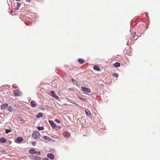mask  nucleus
I'll return each instance as SVG.
<instances>
[{"instance_id": "obj_1", "label": "nucleus", "mask_w": 160, "mask_h": 160, "mask_svg": "<svg viewBox=\"0 0 160 160\" xmlns=\"http://www.w3.org/2000/svg\"><path fill=\"white\" fill-rule=\"evenodd\" d=\"M40 137L39 132L38 131H35L32 134V137L34 139H37Z\"/></svg>"}, {"instance_id": "obj_2", "label": "nucleus", "mask_w": 160, "mask_h": 160, "mask_svg": "<svg viewBox=\"0 0 160 160\" xmlns=\"http://www.w3.org/2000/svg\"><path fill=\"white\" fill-rule=\"evenodd\" d=\"M13 92L14 95L16 96H20L22 94L21 92L18 90H13Z\"/></svg>"}, {"instance_id": "obj_3", "label": "nucleus", "mask_w": 160, "mask_h": 160, "mask_svg": "<svg viewBox=\"0 0 160 160\" xmlns=\"http://www.w3.org/2000/svg\"><path fill=\"white\" fill-rule=\"evenodd\" d=\"M81 88L84 91V93L86 94H88V93L91 92V90L89 88L83 87H82Z\"/></svg>"}, {"instance_id": "obj_4", "label": "nucleus", "mask_w": 160, "mask_h": 160, "mask_svg": "<svg viewBox=\"0 0 160 160\" xmlns=\"http://www.w3.org/2000/svg\"><path fill=\"white\" fill-rule=\"evenodd\" d=\"M23 140V138L21 137H19L17 138L16 142L18 143H19L22 142Z\"/></svg>"}, {"instance_id": "obj_5", "label": "nucleus", "mask_w": 160, "mask_h": 160, "mask_svg": "<svg viewBox=\"0 0 160 160\" xmlns=\"http://www.w3.org/2000/svg\"><path fill=\"white\" fill-rule=\"evenodd\" d=\"M49 122L52 127L55 128L56 127V125L52 121L50 120L49 121Z\"/></svg>"}, {"instance_id": "obj_6", "label": "nucleus", "mask_w": 160, "mask_h": 160, "mask_svg": "<svg viewBox=\"0 0 160 160\" xmlns=\"http://www.w3.org/2000/svg\"><path fill=\"white\" fill-rule=\"evenodd\" d=\"M47 156L48 158L52 159H53L54 158V155L51 153L48 154Z\"/></svg>"}, {"instance_id": "obj_7", "label": "nucleus", "mask_w": 160, "mask_h": 160, "mask_svg": "<svg viewBox=\"0 0 160 160\" xmlns=\"http://www.w3.org/2000/svg\"><path fill=\"white\" fill-rule=\"evenodd\" d=\"M8 106V104L7 103L4 104L2 105L1 106V107L2 109H4L7 108Z\"/></svg>"}, {"instance_id": "obj_8", "label": "nucleus", "mask_w": 160, "mask_h": 160, "mask_svg": "<svg viewBox=\"0 0 160 160\" xmlns=\"http://www.w3.org/2000/svg\"><path fill=\"white\" fill-rule=\"evenodd\" d=\"M31 106L33 107H36L37 104L34 101H32L31 102Z\"/></svg>"}, {"instance_id": "obj_9", "label": "nucleus", "mask_w": 160, "mask_h": 160, "mask_svg": "<svg viewBox=\"0 0 160 160\" xmlns=\"http://www.w3.org/2000/svg\"><path fill=\"white\" fill-rule=\"evenodd\" d=\"M85 113L87 115L89 116L91 115L90 112V111L89 110H88V109H86L85 110Z\"/></svg>"}, {"instance_id": "obj_10", "label": "nucleus", "mask_w": 160, "mask_h": 160, "mask_svg": "<svg viewBox=\"0 0 160 160\" xmlns=\"http://www.w3.org/2000/svg\"><path fill=\"white\" fill-rule=\"evenodd\" d=\"M6 142V140L3 138H1L0 139V142L1 143H5Z\"/></svg>"}, {"instance_id": "obj_11", "label": "nucleus", "mask_w": 160, "mask_h": 160, "mask_svg": "<svg viewBox=\"0 0 160 160\" xmlns=\"http://www.w3.org/2000/svg\"><path fill=\"white\" fill-rule=\"evenodd\" d=\"M120 63L119 62H116L114 64L113 66L116 67H119L120 66Z\"/></svg>"}, {"instance_id": "obj_12", "label": "nucleus", "mask_w": 160, "mask_h": 160, "mask_svg": "<svg viewBox=\"0 0 160 160\" xmlns=\"http://www.w3.org/2000/svg\"><path fill=\"white\" fill-rule=\"evenodd\" d=\"M43 116L42 114V113H39L36 116L37 118H39Z\"/></svg>"}, {"instance_id": "obj_13", "label": "nucleus", "mask_w": 160, "mask_h": 160, "mask_svg": "<svg viewBox=\"0 0 160 160\" xmlns=\"http://www.w3.org/2000/svg\"><path fill=\"white\" fill-rule=\"evenodd\" d=\"M93 68L94 70L97 71H99L100 70L99 68L97 66H94Z\"/></svg>"}, {"instance_id": "obj_14", "label": "nucleus", "mask_w": 160, "mask_h": 160, "mask_svg": "<svg viewBox=\"0 0 160 160\" xmlns=\"http://www.w3.org/2000/svg\"><path fill=\"white\" fill-rule=\"evenodd\" d=\"M35 152L36 151L34 149H30L29 150V152L32 154H35Z\"/></svg>"}, {"instance_id": "obj_15", "label": "nucleus", "mask_w": 160, "mask_h": 160, "mask_svg": "<svg viewBox=\"0 0 160 160\" xmlns=\"http://www.w3.org/2000/svg\"><path fill=\"white\" fill-rule=\"evenodd\" d=\"M79 63L82 64L84 62V60L82 59H79L78 60Z\"/></svg>"}, {"instance_id": "obj_16", "label": "nucleus", "mask_w": 160, "mask_h": 160, "mask_svg": "<svg viewBox=\"0 0 160 160\" xmlns=\"http://www.w3.org/2000/svg\"><path fill=\"white\" fill-rule=\"evenodd\" d=\"M136 32H134L133 33V38L134 39H135V40H136L138 38V36L136 35Z\"/></svg>"}, {"instance_id": "obj_17", "label": "nucleus", "mask_w": 160, "mask_h": 160, "mask_svg": "<svg viewBox=\"0 0 160 160\" xmlns=\"http://www.w3.org/2000/svg\"><path fill=\"white\" fill-rule=\"evenodd\" d=\"M21 6V4L20 2H17V7L16 9L17 10H18Z\"/></svg>"}, {"instance_id": "obj_18", "label": "nucleus", "mask_w": 160, "mask_h": 160, "mask_svg": "<svg viewBox=\"0 0 160 160\" xmlns=\"http://www.w3.org/2000/svg\"><path fill=\"white\" fill-rule=\"evenodd\" d=\"M50 92L51 93V96L52 97H54L55 96V95H56L54 91H51Z\"/></svg>"}, {"instance_id": "obj_19", "label": "nucleus", "mask_w": 160, "mask_h": 160, "mask_svg": "<svg viewBox=\"0 0 160 160\" xmlns=\"http://www.w3.org/2000/svg\"><path fill=\"white\" fill-rule=\"evenodd\" d=\"M8 110L10 112H12L13 111V108L12 107H9L8 108Z\"/></svg>"}, {"instance_id": "obj_20", "label": "nucleus", "mask_w": 160, "mask_h": 160, "mask_svg": "<svg viewBox=\"0 0 160 160\" xmlns=\"http://www.w3.org/2000/svg\"><path fill=\"white\" fill-rule=\"evenodd\" d=\"M71 81L73 84L75 85L77 84V83L76 81L73 79H72Z\"/></svg>"}, {"instance_id": "obj_21", "label": "nucleus", "mask_w": 160, "mask_h": 160, "mask_svg": "<svg viewBox=\"0 0 160 160\" xmlns=\"http://www.w3.org/2000/svg\"><path fill=\"white\" fill-rule=\"evenodd\" d=\"M43 139H45V140H48V141H49V138L46 136H44L43 137Z\"/></svg>"}, {"instance_id": "obj_22", "label": "nucleus", "mask_w": 160, "mask_h": 160, "mask_svg": "<svg viewBox=\"0 0 160 160\" xmlns=\"http://www.w3.org/2000/svg\"><path fill=\"white\" fill-rule=\"evenodd\" d=\"M39 130H44V128L42 127H38V128Z\"/></svg>"}, {"instance_id": "obj_23", "label": "nucleus", "mask_w": 160, "mask_h": 160, "mask_svg": "<svg viewBox=\"0 0 160 160\" xmlns=\"http://www.w3.org/2000/svg\"><path fill=\"white\" fill-rule=\"evenodd\" d=\"M78 98L80 100H81L83 102H87V101L86 100V99L84 98H82L80 97H79Z\"/></svg>"}, {"instance_id": "obj_24", "label": "nucleus", "mask_w": 160, "mask_h": 160, "mask_svg": "<svg viewBox=\"0 0 160 160\" xmlns=\"http://www.w3.org/2000/svg\"><path fill=\"white\" fill-rule=\"evenodd\" d=\"M6 133L7 134L11 132V130L8 129H6L5 130Z\"/></svg>"}, {"instance_id": "obj_25", "label": "nucleus", "mask_w": 160, "mask_h": 160, "mask_svg": "<svg viewBox=\"0 0 160 160\" xmlns=\"http://www.w3.org/2000/svg\"><path fill=\"white\" fill-rule=\"evenodd\" d=\"M70 134L68 132H67V133H66V137L68 138L69 137H70Z\"/></svg>"}, {"instance_id": "obj_26", "label": "nucleus", "mask_w": 160, "mask_h": 160, "mask_svg": "<svg viewBox=\"0 0 160 160\" xmlns=\"http://www.w3.org/2000/svg\"><path fill=\"white\" fill-rule=\"evenodd\" d=\"M113 76H114V77H118V74L117 73H114L113 74Z\"/></svg>"}, {"instance_id": "obj_27", "label": "nucleus", "mask_w": 160, "mask_h": 160, "mask_svg": "<svg viewBox=\"0 0 160 160\" xmlns=\"http://www.w3.org/2000/svg\"><path fill=\"white\" fill-rule=\"evenodd\" d=\"M55 121L58 123H59L60 122V121L58 119H55Z\"/></svg>"}, {"instance_id": "obj_28", "label": "nucleus", "mask_w": 160, "mask_h": 160, "mask_svg": "<svg viewBox=\"0 0 160 160\" xmlns=\"http://www.w3.org/2000/svg\"><path fill=\"white\" fill-rule=\"evenodd\" d=\"M37 155H40L41 154V152H36L35 153Z\"/></svg>"}, {"instance_id": "obj_29", "label": "nucleus", "mask_w": 160, "mask_h": 160, "mask_svg": "<svg viewBox=\"0 0 160 160\" xmlns=\"http://www.w3.org/2000/svg\"><path fill=\"white\" fill-rule=\"evenodd\" d=\"M56 99H58L59 98V97H58L57 95H55V96L54 97Z\"/></svg>"}, {"instance_id": "obj_30", "label": "nucleus", "mask_w": 160, "mask_h": 160, "mask_svg": "<svg viewBox=\"0 0 160 160\" xmlns=\"http://www.w3.org/2000/svg\"><path fill=\"white\" fill-rule=\"evenodd\" d=\"M32 145H34V146H35V145H36V142H32Z\"/></svg>"}, {"instance_id": "obj_31", "label": "nucleus", "mask_w": 160, "mask_h": 160, "mask_svg": "<svg viewBox=\"0 0 160 160\" xmlns=\"http://www.w3.org/2000/svg\"><path fill=\"white\" fill-rule=\"evenodd\" d=\"M20 121L21 122H25V121L23 120H22V119H21L20 120Z\"/></svg>"}, {"instance_id": "obj_32", "label": "nucleus", "mask_w": 160, "mask_h": 160, "mask_svg": "<svg viewBox=\"0 0 160 160\" xmlns=\"http://www.w3.org/2000/svg\"><path fill=\"white\" fill-rule=\"evenodd\" d=\"M58 127L60 129H61V127L60 125H58Z\"/></svg>"}, {"instance_id": "obj_33", "label": "nucleus", "mask_w": 160, "mask_h": 160, "mask_svg": "<svg viewBox=\"0 0 160 160\" xmlns=\"http://www.w3.org/2000/svg\"><path fill=\"white\" fill-rule=\"evenodd\" d=\"M26 2H29L30 1V0H26Z\"/></svg>"}, {"instance_id": "obj_34", "label": "nucleus", "mask_w": 160, "mask_h": 160, "mask_svg": "<svg viewBox=\"0 0 160 160\" xmlns=\"http://www.w3.org/2000/svg\"><path fill=\"white\" fill-rule=\"evenodd\" d=\"M45 160H49L48 158H45Z\"/></svg>"}, {"instance_id": "obj_35", "label": "nucleus", "mask_w": 160, "mask_h": 160, "mask_svg": "<svg viewBox=\"0 0 160 160\" xmlns=\"http://www.w3.org/2000/svg\"><path fill=\"white\" fill-rule=\"evenodd\" d=\"M17 1H18L19 0H17Z\"/></svg>"}]
</instances>
